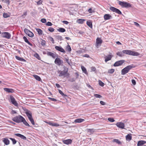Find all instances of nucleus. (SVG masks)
Masks as SVG:
<instances>
[{
  "label": "nucleus",
  "mask_w": 146,
  "mask_h": 146,
  "mask_svg": "<svg viewBox=\"0 0 146 146\" xmlns=\"http://www.w3.org/2000/svg\"><path fill=\"white\" fill-rule=\"evenodd\" d=\"M122 52L124 54H125L133 56H137L140 55V54L137 52L130 50H123L122 51Z\"/></svg>",
  "instance_id": "nucleus-1"
},
{
  "label": "nucleus",
  "mask_w": 146,
  "mask_h": 146,
  "mask_svg": "<svg viewBox=\"0 0 146 146\" xmlns=\"http://www.w3.org/2000/svg\"><path fill=\"white\" fill-rule=\"evenodd\" d=\"M132 68V65H130L127 66L121 70V74L124 75L127 73Z\"/></svg>",
  "instance_id": "nucleus-2"
},
{
  "label": "nucleus",
  "mask_w": 146,
  "mask_h": 146,
  "mask_svg": "<svg viewBox=\"0 0 146 146\" xmlns=\"http://www.w3.org/2000/svg\"><path fill=\"white\" fill-rule=\"evenodd\" d=\"M119 4L122 7H131V5L126 2L119 1Z\"/></svg>",
  "instance_id": "nucleus-3"
},
{
  "label": "nucleus",
  "mask_w": 146,
  "mask_h": 146,
  "mask_svg": "<svg viewBox=\"0 0 146 146\" xmlns=\"http://www.w3.org/2000/svg\"><path fill=\"white\" fill-rule=\"evenodd\" d=\"M23 119H24V118L21 115L15 116L13 118V120L17 123L21 122Z\"/></svg>",
  "instance_id": "nucleus-4"
},
{
  "label": "nucleus",
  "mask_w": 146,
  "mask_h": 146,
  "mask_svg": "<svg viewBox=\"0 0 146 146\" xmlns=\"http://www.w3.org/2000/svg\"><path fill=\"white\" fill-rule=\"evenodd\" d=\"M68 70L63 71L58 70V72L59 74L58 75L59 76H64L66 75H67L68 76H69V74L68 73Z\"/></svg>",
  "instance_id": "nucleus-5"
},
{
  "label": "nucleus",
  "mask_w": 146,
  "mask_h": 146,
  "mask_svg": "<svg viewBox=\"0 0 146 146\" xmlns=\"http://www.w3.org/2000/svg\"><path fill=\"white\" fill-rule=\"evenodd\" d=\"M125 62V60H120L116 62L113 64V66L115 67L119 66L122 65Z\"/></svg>",
  "instance_id": "nucleus-6"
},
{
  "label": "nucleus",
  "mask_w": 146,
  "mask_h": 146,
  "mask_svg": "<svg viewBox=\"0 0 146 146\" xmlns=\"http://www.w3.org/2000/svg\"><path fill=\"white\" fill-rule=\"evenodd\" d=\"M24 31L26 34L29 36L31 37H33L34 36L33 33L27 29H25L24 30Z\"/></svg>",
  "instance_id": "nucleus-7"
},
{
  "label": "nucleus",
  "mask_w": 146,
  "mask_h": 146,
  "mask_svg": "<svg viewBox=\"0 0 146 146\" xmlns=\"http://www.w3.org/2000/svg\"><path fill=\"white\" fill-rule=\"evenodd\" d=\"M2 37L7 39H10L11 37V35L8 32H3L2 34Z\"/></svg>",
  "instance_id": "nucleus-8"
},
{
  "label": "nucleus",
  "mask_w": 146,
  "mask_h": 146,
  "mask_svg": "<svg viewBox=\"0 0 146 146\" xmlns=\"http://www.w3.org/2000/svg\"><path fill=\"white\" fill-rule=\"evenodd\" d=\"M110 9L112 11L119 14L121 15L122 13L121 12L119 9L114 7H111L110 8Z\"/></svg>",
  "instance_id": "nucleus-9"
},
{
  "label": "nucleus",
  "mask_w": 146,
  "mask_h": 146,
  "mask_svg": "<svg viewBox=\"0 0 146 146\" xmlns=\"http://www.w3.org/2000/svg\"><path fill=\"white\" fill-rule=\"evenodd\" d=\"M10 99L11 102L16 107H17L18 106V103L13 96H10Z\"/></svg>",
  "instance_id": "nucleus-10"
},
{
  "label": "nucleus",
  "mask_w": 146,
  "mask_h": 146,
  "mask_svg": "<svg viewBox=\"0 0 146 146\" xmlns=\"http://www.w3.org/2000/svg\"><path fill=\"white\" fill-rule=\"evenodd\" d=\"M54 63L58 66H60L62 64L63 62L59 58H57L55 59Z\"/></svg>",
  "instance_id": "nucleus-11"
},
{
  "label": "nucleus",
  "mask_w": 146,
  "mask_h": 146,
  "mask_svg": "<svg viewBox=\"0 0 146 146\" xmlns=\"http://www.w3.org/2000/svg\"><path fill=\"white\" fill-rule=\"evenodd\" d=\"M102 42V40L99 37L97 38L96 42V47H98V46H100Z\"/></svg>",
  "instance_id": "nucleus-12"
},
{
  "label": "nucleus",
  "mask_w": 146,
  "mask_h": 146,
  "mask_svg": "<svg viewBox=\"0 0 146 146\" xmlns=\"http://www.w3.org/2000/svg\"><path fill=\"white\" fill-rule=\"evenodd\" d=\"M46 123L49 125L54 127H58L61 125L58 123H54L52 121L46 122Z\"/></svg>",
  "instance_id": "nucleus-13"
},
{
  "label": "nucleus",
  "mask_w": 146,
  "mask_h": 146,
  "mask_svg": "<svg viewBox=\"0 0 146 146\" xmlns=\"http://www.w3.org/2000/svg\"><path fill=\"white\" fill-rule=\"evenodd\" d=\"M55 48L56 50L62 52L64 53L65 52L64 49L60 46H56Z\"/></svg>",
  "instance_id": "nucleus-14"
},
{
  "label": "nucleus",
  "mask_w": 146,
  "mask_h": 146,
  "mask_svg": "<svg viewBox=\"0 0 146 146\" xmlns=\"http://www.w3.org/2000/svg\"><path fill=\"white\" fill-rule=\"evenodd\" d=\"M116 126L118 127L121 129H124L125 125L124 123L120 122H118L116 124Z\"/></svg>",
  "instance_id": "nucleus-15"
},
{
  "label": "nucleus",
  "mask_w": 146,
  "mask_h": 146,
  "mask_svg": "<svg viewBox=\"0 0 146 146\" xmlns=\"http://www.w3.org/2000/svg\"><path fill=\"white\" fill-rule=\"evenodd\" d=\"M111 16L109 14H105L104 16V19L105 20H109L111 19Z\"/></svg>",
  "instance_id": "nucleus-16"
},
{
  "label": "nucleus",
  "mask_w": 146,
  "mask_h": 146,
  "mask_svg": "<svg viewBox=\"0 0 146 146\" xmlns=\"http://www.w3.org/2000/svg\"><path fill=\"white\" fill-rule=\"evenodd\" d=\"M47 54L48 56H51L52 58H55L56 56V54L51 52H48L47 53Z\"/></svg>",
  "instance_id": "nucleus-17"
},
{
  "label": "nucleus",
  "mask_w": 146,
  "mask_h": 146,
  "mask_svg": "<svg viewBox=\"0 0 146 146\" xmlns=\"http://www.w3.org/2000/svg\"><path fill=\"white\" fill-rule=\"evenodd\" d=\"M113 56L109 54L107 56H105V62H107V61L111 60Z\"/></svg>",
  "instance_id": "nucleus-18"
},
{
  "label": "nucleus",
  "mask_w": 146,
  "mask_h": 146,
  "mask_svg": "<svg viewBox=\"0 0 146 146\" xmlns=\"http://www.w3.org/2000/svg\"><path fill=\"white\" fill-rule=\"evenodd\" d=\"M146 143V141H140L138 142L137 144V146H141L145 144Z\"/></svg>",
  "instance_id": "nucleus-19"
},
{
  "label": "nucleus",
  "mask_w": 146,
  "mask_h": 146,
  "mask_svg": "<svg viewBox=\"0 0 146 146\" xmlns=\"http://www.w3.org/2000/svg\"><path fill=\"white\" fill-rule=\"evenodd\" d=\"M25 113L27 116L28 118L32 117V114L31 111L28 110H27L25 112Z\"/></svg>",
  "instance_id": "nucleus-20"
},
{
  "label": "nucleus",
  "mask_w": 146,
  "mask_h": 146,
  "mask_svg": "<svg viewBox=\"0 0 146 146\" xmlns=\"http://www.w3.org/2000/svg\"><path fill=\"white\" fill-rule=\"evenodd\" d=\"M15 135L19 137H20L22 139H23L24 140L26 139V137L20 134L16 133L15 134Z\"/></svg>",
  "instance_id": "nucleus-21"
},
{
  "label": "nucleus",
  "mask_w": 146,
  "mask_h": 146,
  "mask_svg": "<svg viewBox=\"0 0 146 146\" xmlns=\"http://www.w3.org/2000/svg\"><path fill=\"white\" fill-rule=\"evenodd\" d=\"M86 131L89 134H91L94 133V130L93 129H87L86 130Z\"/></svg>",
  "instance_id": "nucleus-22"
},
{
  "label": "nucleus",
  "mask_w": 146,
  "mask_h": 146,
  "mask_svg": "<svg viewBox=\"0 0 146 146\" xmlns=\"http://www.w3.org/2000/svg\"><path fill=\"white\" fill-rule=\"evenodd\" d=\"M126 139L127 140L130 141L132 139V136L131 134H128L126 136Z\"/></svg>",
  "instance_id": "nucleus-23"
},
{
  "label": "nucleus",
  "mask_w": 146,
  "mask_h": 146,
  "mask_svg": "<svg viewBox=\"0 0 146 146\" xmlns=\"http://www.w3.org/2000/svg\"><path fill=\"white\" fill-rule=\"evenodd\" d=\"M3 141L6 145H7L9 144V141L7 138H4Z\"/></svg>",
  "instance_id": "nucleus-24"
},
{
  "label": "nucleus",
  "mask_w": 146,
  "mask_h": 146,
  "mask_svg": "<svg viewBox=\"0 0 146 146\" xmlns=\"http://www.w3.org/2000/svg\"><path fill=\"white\" fill-rule=\"evenodd\" d=\"M72 140L70 139H67L64 141L63 143L66 144L68 145L71 143Z\"/></svg>",
  "instance_id": "nucleus-25"
},
{
  "label": "nucleus",
  "mask_w": 146,
  "mask_h": 146,
  "mask_svg": "<svg viewBox=\"0 0 146 146\" xmlns=\"http://www.w3.org/2000/svg\"><path fill=\"white\" fill-rule=\"evenodd\" d=\"M84 121V119H83L79 118L75 119L74 122L75 123H81Z\"/></svg>",
  "instance_id": "nucleus-26"
},
{
  "label": "nucleus",
  "mask_w": 146,
  "mask_h": 146,
  "mask_svg": "<svg viewBox=\"0 0 146 146\" xmlns=\"http://www.w3.org/2000/svg\"><path fill=\"white\" fill-rule=\"evenodd\" d=\"M23 39L29 45H30L31 46H33L32 44H31V43H30L29 41L27 38L26 36H24L23 37Z\"/></svg>",
  "instance_id": "nucleus-27"
},
{
  "label": "nucleus",
  "mask_w": 146,
  "mask_h": 146,
  "mask_svg": "<svg viewBox=\"0 0 146 146\" xmlns=\"http://www.w3.org/2000/svg\"><path fill=\"white\" fill-rule=\"evenodd\" d=\"M81 68L83 72L86 74L88 75V73L86 68L83 66H81Z\"/></svg>",
  "instance_id": "nucleus-28"
},
{
  "label": "nucleus",
  "mask_w": 146,
  "mask_h": 146,
  "mask_svg": "<svg viewBox=\"0 0 146 146\" xmlns=\"http://www.w3.org/2000/svg\"><path fill=\"white\" fill-rule=\"evenodd\" d=\"M85 21V19H79L77 20V22L79 24H83Z\"/></svg>",
  "instance_id": "nucleus-29"
},
{
  "label": "nucleus",
  "mask_w": 146,
  "mask_h": 146,
  "mask_svg": "<svg viewBox=\"0 0 146 146\" xmlns=\"http://www.w3.org/2000/svg\"><path fill=\"white\" fill-rule=\"evenodd\" d=\"M16 58L18 60L22 61H25V60L22 58H21L17 56H15Z\"/></svg>",
  "instance_id": "nucleus-30"
},
{
  "label": "nucleus",
  "mask_w": 146,
  "mask_h": 146,
  "mask_svg": "<svg viewBox=\"0 0 146 146\" xmlns=\"http://www.w3.org/2000/svg\"><path fill=\"white\" fill-rule=\"evenodd\" d=\"M33 76L37 80L40 81L41 80L39 76L36 75H33Z\"/></svg>",
  "instance_id": "nucleus-31"
},
{
  "label": "nucleus",
  "mask_w": 146,
  "mask_h": 146,
  "mask_svg": "<svg viewBox=\"0 0 146 146\" xmlns=\"http://www.w3.org/2000/svg\"><path fill=\"white\" fill-rule=\"evenodd\" d=\"M112 142H115L118 144H120L121 143V142L120 141H119L118 139H114L113 140Z\"/></svg>",
  "instance_id": "nucleus-32"
},
{
  "label": "nucleus",
  "mask_w": 146,
  "mask_h": 146,
  "mask_svg": "<svg viewBox=\"0 0 146 146\" xmlns=\"http://www.w3.org/2000/svg\"><path fill=\"white\" fill-rule=\"evenodd\" d=\"M22 122H23V123L25 125L28 127L30 126V125L28 123L24 118V119H23V121H22Z\"/></svg>",
  "instance_id": "nucleus-33"
},
{
  "label": "nucleus",
  "mask_w": 146,
  "mask_h": 146,
  "mask_svg": "<svg viewBox=\"0 0 146 146\" xmlns=\"http://www.w3.org/2000/svg\"><path fill=\"white\" fill-rule=\"evenodd\" d=\"M57 31H58L61 33H64L66 31L65 29L64 28H59V29H57Z\"/></svg>",
  "instance_id": "nucleus-34"
},
{
  "label": "nucleus",
  "mask_w": 146,
  "mask_h": 146,
  "mask_svg": "<svg viewBox=\"0 0 146 146\" xmlns=\"http://www.w3.org/2000/svg\"><path fill=\"white\" fill-rule=\"evenodd\" d=\"M116 54L120 57H122L124 56V54L122 52H118L116 53Z\"/></svg>",
  "instance_id": "nucleus-35"
},
{
  "label": "nucleus",
  "mask_w": 146,
  "mask_h": 146,
  "mask_svg": "<svg viewBox=\"0 0 146 146\" xmlns=\"http://www.w3.org/2000/svg\"><path fill=\"white\" fill-rule=\"evenodd\" d=\"M87 25L90 27L92 28V23L91 21H87L86 22Z\"/></svg>",
  "instance_id": "nucleus-36"
},
{
  "label": "nucleus",
  "mask_w": 146,
  "mask_h": 146,
  "mask_svg": "<svg viewBox=\"0 0 146 146\" xmlns=\"http://www.w3.org/2000/svg\"><path fill=\"white\" fill-rule=\"evenodd\" d=\"M66 49L67 50L70 52L71 50V47L69 45H68L66 46Z\"/></svg>",
  "instance_id": "nucleus-37"
},
{
  "label": "nucleus",
  "mask_w": 146,
  "mask_h": 146,
  "mask_svg": "<svg viewBox=\"0 0 146 146\" xmlns=\"http://www.w3.org/2000/svg\"><path fill=\"white\" fill-rule=\"evenodd\" d=\"M36 30L39 35H41L42 34V31L41 29H36Z\"/></svg>",
  "instance_id": "nucleus-38"
},
{
  "label": "nucleus",
  "mask_w": 146,
  "mask_h": 146,
  "mask_svg": "<svg viewBox=\"0 0 146 146\" xmlns=\"http://www.w3.org/2000/svg\"><path fill=\"white\" fill-rule=\"evenodd\" d=\"M43 92V96H44V95H45L47 96H48L50 94L51 95H52V94H51L50 92H46L47 93H46L45 92Z\"/></svg>",
  "instance_id": "nucleus-39"
},
{
  "label": "nucleus",
  "mask_w": 146,
  "mask_h": 146,
  "mask_svg": "<svg viewBox=\"0 0 146 146\" xmlns=\"http://www.w3.org/2000/svg\"><path fill=\"white\" fill-rule=\"evenodd\" d=\"M4 90L5 91H13V90L12 89L7 88H4Z\"/></svg>",
  "instance_id": "nucleus-40"
},
{
  "label": "nucleus",
  "mask_w": 146,
  "mask_h": 146,
  "mask_svg": "<svg viewBox=\"0 0 146 146\" xmlns=\"http://www.w3.org/2000/svg\"><path fill=\"white\" fill-rule=\"evenodd\" d=\"M29 120L30 122H31L32 124L34 125H35V122L33 117L29 118Z\"/></svg>",
  "instance_id": "nucleus-41"
},
{
  "label": "nucleus",
  "mask_w": 146,
  "mask_h": 146,
  "mask_svg": "<svg viewBox=\"0 0 146 146\" xmlns=\"http://www.w3.org/2000/svg\"><path fill=\"white\" fill-rule=\"evenodd\" d=\"M98 83L99 85L102 86L103 87L104 85V83L102 82L101 80H99L98 81Z\"/></svg>",
  "instance_id": "nucleus-42"
},
{
  "label": "nucleus",
  "mask_w": 146,
  "mask_h": 146,
  "mask_svg": "<svg viewBox=\"0 0 146 146\" xmlns=\"http://www.w3.org/2000/svg\"><path fill=\"white\" fill-rule=\"evenodd\" d=\"M9 139L12 141L13 144H15L16 143L17 141L15 139L12 138H10Z\"/></svg>",
  "instance_id": "nucleus-43"
},
{
  "label": "nucleus",
  "mask_w": 146,
  "mask_h": 146,
  "mask_svg": "<svg viewBox=\"0 0 146 146\" xmlns=\"http://www.w3.org/2000/svg\"><path fill=\"white\" fill-rule=\"evenodd\" d=\"M3 16L4 17V18H7L9 17V15L6 13H4L3 14Z\"/></svg>",
  "instance_id": "nucleus-44"
},
{
  "label": "nucleus",
  "mask_w": 146,
  "mask_h": 146,
  "mask_svg": "<svg viewBox=\"0 0 146 146\" xmlns=\"http://www.w3.org/2000/svg\"><path fill=\"white\" fill-rule=\"evenodd\" d=\"M60 94H61L63 97L66 98V97H67V96L66 94L63 93V92H59Z\"/></svg>",
  "instance_id": "nucleus-45"
},
{
  "label": "nucleus",
  "mask_w": 146,
  "mask_h": 146,
  "mask_svg": "<svg viewBox=\"0 0 146 146\" xmlns=\"http://www.w3.org/2000/svg\"><path fill=\"white\" fill-rule=\"evenodd\" d=\"M48 31L51 32H53L54 31V29L51 27H50L48 29Z\"/></svg>",
  "instance_id": "nucleus-46"
},
{
  "label": "nucleus",
  "mask_w": 146,
  "mask_h": 146,
  "mask_svg": "<svg viewBox=\"0 0 146 146\" xmlns=\"http://www.w3.org/2000/svg\"><path fill=\"white\" fill-rule=\"evenodd\" d=\"M88 11L90 13L94 12V10H92L91 8H90L88 9Z\"/></svg>",
  "instance_id": "nucleus-47"
},
{
  "label": "nucleus",
  "mask_w": 146,
  "mask_h": 146,
  "mask_svg": "<svg viewBox=\"0 0 146 146\" xmlns=\"http://www.w3.org/2000/svg\"><path fill=\"white\" fill-rule=\"evenodd\" d=\"M115 70L113 69H111L108 70V72L110 73H112L114 72Z\"/></svg>",
  "instance_id": "nucleus-48"
},
{
  "label": "nucleus",
  "mask_w": 146,
  "mask_h": 146,
  "mask_svg": "<svg viewBox=\"0 0 146 146\" xmlns=\"http://www.w3.org/2000/svg\"><path fill=\"white\" fill-rule=\"evenodd\" d=\"M94 96L96 97L97 98H101L102 97V96H101L100 95L98 94H94Z\"/></svg>",
  "instance_id": "nucleus-49"
},
{
  "label": "nucleus",
  "mask_w": 146,
  "mask_h": 146,
  "mask_svg": "<svg viewBox=\"0 0 146 146\" xmlns=\"http://www.w3.org/2000/svg\"><path fill=\"white\" fill-rule=\"evenodd\" d=\"M108 119L109 121L111 122H113L115 121V120L113 118H109Z\"/></svg>",
  "instance_id": "nucleus-50"
},
{
  "label": "nucleus",
  "mask_w": 146,
  "mask_h": 146,
  "mask_svg": "<svg viewBox=\"0 0 146 146\" xmlns=\"http://www.w3.org/2000/svg\"><path fill=\"white\" fill-rule=\"evenodd\" d=\"M48 98L50 100L53 101H56L57 100L54 98H51L50 97H48Z\"/></svg>",
  "instance_id": "nucleus-51"
},
{
  "label": "nucleus",
  "mask_w": 146,
  "mask_h": 146,
  "mask_svg": "<svg viewBox=\"0 0 146 146\" xmlns=\"http://www.w3.org/2000/svg\"><path fill=\"white\" fill-rule=\"evenodd\" d=\"M42 0H39V1L37 2V4L38 5H40L42 4Z\"/></svg>",
  "instance_id": "nucleus-52"
},
{
  "label": "nucleus",
  "mask_w": 146,
  "mask_h": 146,
  "mask_svg": "<svg viewBox=\"0 0 146 146\" xmlns=\"http://www.w3.org/2000/svg\"><path fill=\"white\" fill-rule=\"evenodd\" d=\"M46 25L48 26H51L52 25V23L50 22H48L46 23Z\"/></svg>",
  "instance_id": "nucleus-53"
},
{
  "label": "nucleus",
  "mask_w": 146,
  "mask_h": 146,
  "mask_svg": "<svg viewBox=\"0 0 146 146\" xmlns=\"http://www.w3.org/2000/svg\"><path fill=\"white\" fill-rule=\"evenodd\" d=\"M41 21L42 23H46V20L45 19H42L41 20Z\"/></svg>",
  "instance_id": "nucleus-54"
},
{
  "label": "nucleus",
  "mask_w": 146,
  "mask_h": 146,
  "mask_svg": "<svg viewBox=\"0 0 146 146\" xmlns=\"http://www.w3.org/2000/svg\"><path fill=\"white\" fill-rule=\"evenodd\" d=\"M49 39L50 40V41H52V43H54V40L53 38L52 37H50Z\"/></svg>",
  "instance_id": "nucleus-55"
},
{
  "label": "nucleus",
  "mask_w": 146,
  "mask_h": 146,
  "mask_svg": "<svg viewBox=\"0 0 146 146\" xmlns=\"http://www.w3.org/2000/svg\"><path fill=\"white\" fill-rule=\"evenodd\" d=\"M131 82L134 85H135L136 84V82L135 81V80H134L132 79L131 80Z\"/></svg>",
  "instance_id": "nucleus-56"
},
{
  "label": "nucleus",
  "mask_w": 146,
  "mask_h": 146,
  "mask_svg": "<svg viewBox=\"0 0 146 146\" xmlns=\"http://www.w3.org/2000/svg\"><path fill=\"white\" fill-rule=\"evenodd\" d=\"M100 103L102 105H104L106 104V103L102 101L100 102Z\"/></svg>",
  "instance_id": "nucleus-57"
},
{
  "label": "nucleus",
  "mask_w": 146,
  "mask_h": 146,
  "mask_svg": "<svg viewBox=\"0 0 146 146\" xmlns=\"http://www.w3.org/2000/svg\"><path fill=\"white\" fill-rule=\"evenodd\" d=\"M42 44L43 45H44L45 44V41L44 40H42L41 41Z\"/></svg>",
  "instance_id": "nucleus-58"
},
{
  "label": "nucleus",
  "mask_w": 146,
  "mask_h": 146,
  "mask_svg": "<svg viewBox=\"0 0 146 146\" xmlns=\"http://www.w3.org/2000/svg\"><path fill=\"white\" fill-rule=\"evenodd\" d=\"M62 23H64V24H66V25H67L69 23V22L68 21H63Z\"/></svg>",
  "instance_id": "nucleus-59"
},
{
  "label": "nucleus",
  "mask_w": 146,
  "mask_h": 146,
  "mask_svg": "<svg viewBox=\"0 0 146 146\" xmlns=\"http://www.w3.org/2000/svg\"><path fill=\"white\" fill-rule=\"evenodd\" d=\"M91 70L93 71H94L96 70V68L94 67H92L91 68Z\"/></svg>",
  "instance_id": "nucleus-60"
},
{
  "label": "nucleus",
  "mask_w": 146,
  "mask_h": 146,
  "mask_svg": "<svg viewBox=\"0 0 146 146\" xmlns=\"http://www.w3.org/2000/svg\"><path fill=\"white\" fill-rule=\"evenodd\" d=\"M83 57H85L86 58H90V56L88 54H86L83 56Z\"/></svg>",
  "instance_id": "nucleus-61"
},
{
  "label": "nucleus",
  "mask_w": 146,
  "mask_h": 146,
  "mask_svg": "<svg viewBox=\"0 0 146 146\" xmlns=\"http://www.w3.org/2000/svg\"><path fill=\"white\" fill-rule=\"evenodd\" d=\"M134 25L137 27H138L140 26L139 25L138 23H137L136 22H134Z\"/></svg>",
  "instance_id": "nucleus-62"
},
{
  "label": "nucleus",
  "mask_w": 146,
  "mask_h": 146,
  "mask_svg": "<svg viewBox=\"0 0 146 146\" xmlns=\"http://www.w3.org/2000/svg\"><path fill=\"white\" fill-rule=\"evenodd\" d=\"M87 87H88L89 88H91L92 89V87L91 86L90 84H87Z\"/></svg>",
  "instance_id": "nucleus-63"
},
{
  "label": "nucleus",
  "mask_w": 146,
  "mask_h": 146,
  "mask_svg": "<svg viewBox=\"0 0 146 146\" xmlns=\"http://www.w3.org/2000/svg\"><path fill=\"white\" fill-rule=\"evenodd\" d=\"M56 86L58 88H60V86L58 84H56Z\"/></svg>",
  "instance_id": "nucleus-64"
}]
</instances>
